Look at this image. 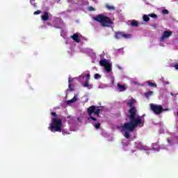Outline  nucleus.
I'll list each match as a JSON object with an SVG mask.
<instances>
[{
  "label": "nucleus",
  "instance_id": "30",
  "mask_svg": "<svg viewBox=\"0 0 178 178\" xmlns=\"http://www.w3.org/2000/svg\"><path fill=\"white\" fill-rule=\"evenodd\" d=\"M151 27H153L154 29H156V27H158V26L156 25V24H154L151 25Z\"/></svg>",
  "mask_w": 178,
  "mask_h": 178
},
{
  "label": "nucleus",
  "instance_id": "24",
  "mask_svg": "<svg viewBox=\"0 0 178 178\" xmlns=\"http://www.w3.org/2000/svg\"><path fill=\"white\" fill-rule=\"evenodd\" d=\"M94 77L96 80H98L99 79H101V75L99 74H95Z\"/></svg>",
  "mask_w": 178,
  "mask_h": 178
},
{
  "label": "nucleus",
  "instance_id": "1",
  "mask_svg": "<svg viewBox=\"0 0 178 178\" xmlns=\"http://www.w3.org/2000/svg\"><path fill=\"white\" fill-rule=\"evenodd\" d=\"M136 104V99L131 98L127 102V106H129V122H125L122 126L123 130H129V133H133L135 129L142 124L143 126L144 122H143V117L140 115H137V108L134 106Z\"/></svg>",
  "mask_w": 178,
  "mask_h": 178
},
{
  "label": "nucleus",
  "instance_id": "35",
  "mask_svg": "<svg viewBox=\"0 0 178 178\" xmlns=\"http://www.w3.org/2000/svg\"><path fill=\"white\" fill-rule=\"evenodd\" d=\"M92 1H96V0H92Z\"/></svg>",
  "mask_w": 178,
  "mask_h": 178
},
{
  "label": "nucleus",
  "instance_id": "6",
  "mask_svg": "<svg viewBox=\"0 0 178 178\" xmlns=\"http://www.w3.org/2000/svg\"><path fill=\"white\" fill-rule=\"evenodd\" d=\"M100 66H104L106 72L109 73L112 72V63L108 62L107 59L101 60L99 61Z\"/></svg>",
  "mask_w": 178,
  "mask_h": 178
},
{
  "label": "nucleus",
  "instance_id": "2",
  "mask_svg": "<svg viewBox=\"0 0 178 178\" xmlns=\"http://www.w3.org/2000/svg\"><path fill=\"white\" fill-rule=\"evenodd\" d=\"M48 129L50 131H52V133H56V131L60 133L62 131V129H63V122H62V119L60 118H53Z\"/></svg>",
  "mask_w": 178,
  "mask_h": 178
},
{
  "label": "nucleus",
  "instance_id": "16",
  "mask_svg": "<svg viewBox=\"0 0 178 178\" xmlns=\"http://www.w3.org/2000/svg\"><path fill=\"white\" fill-rule=\"evenodd\" d=\"M76 101H77V97H76V96H74L72 99L67 101V104H74V102H76Z\"/></svg>",
  "mask_w": 178,
  "mask_h": 178
},
{
  "label": "nucleus",
  "instance_id": "33",
  "mask_svg": "<svg viewBox=\"0 0 178 178\" xmlns=\"http://www.w3.org/2000/svg\"><path fill=\"white\" fill-rule=\"evenodd\" d=\"M168 143H170V141L169 140H168Z\"/></svg>",
  "mask_w": 178,
  "mask_h": 178
},
{
  "label": "nucleus",
  "instance_id": "20",
  "mask_svg": "<svg viewBox=\"0 0 178 178\" xmlns=\"http://www.w3.org/2000/svg\"><path fill=\"white\" fill-rule=\"evenodd\" d=\"M143 21L144 22H149V16L147 15H143Z\"/></svg>",
  "mask_w": 178,
  "mask_h": 178
},
{
  "label": "nucleus",
  "instance_id": "14",
  "mask_svg": "<svg viewBox=\"0 0 178 178\" xmlns=\"http://www.w3.org/2000/svg\"><path fill=\"white\" fill-rule=\"evenodd\" d=\"M122 129L123 130V131H125L124 132V137L125 138H130V133H129V130H124L123 129V127H122Z\"/></svg>",
  "mask_w": 178,
  "mask_h": 178
},
{
  "label": "nucleus",
  "instance_id": "23",
  "mask_svg": "<svg viewBox=\"0 0 178 178\" xmlns=\"http://www.w3.org/2000/svg\"><path fill=\"white\" fill-rule=\"evenodd\" d=\"M161 13H163V15H169V10L166 9L163 10Z\"/></svg>",
  "mask_w": 178,
  "mask_h": 178
},
{
  "label": "nucleus",
  "instance_id": "34",
  "mask_svg": "<svg viewBox=\"0 0 178 178\" xmlns=\"http://www.w3.org/2000/svg\"><path fill=\"white\" fill-rule=\"evenodd\" d=\"M177 115L178 116V112L177 113Z\"/></svg>",
  "mask_w": 178,
  "mask_h": 178
},
{
  "label": "nucleus",
  "instance_id": "10",
  "mask_svg": "<svg viewBox=\"0 0 178 178\" xmlns=\"http://www.w3.org/2000/svg\"><path fill=\"white\" fill-rule=\"evenodd\" d=\"M117 87L118 88L120 92H123V91H126V86L124 85L118 83Z\"/></svg>",
  "mask_w": 178,
  "mask_h": 178
},
{
  "label": "nucleus",
  "instance_id": "5",
  "mask_svg": "<svg viewBox=\"0 0 178 178\" xmlns=\"http://www.w3.org/2000/svg\"><path fill=\"white\" fill-rule=\"evenodd\" d=\"M149 106L154 115H161V113H163V106L162 105L150 104Z\"/></svg>",
  "mask_w": 178,
  "mask_h": 178
},
{
  "label": "nucleus",
  "instance_id": "32",
  "mask_svg": "<svg viewBox=\"0 0 178 178\" xmlns=\"http://www.w3.org/2000/svg\"><path fill=\"white\" fill-rule=\"evenodd\" d=\"M171 95H172V97H174V96H175V95H174L173 93H171Z\"/></svg>",
  "mask_w": 178,
  "mask_h": 178
},
{
  "label": "nucleus",
  "instance_id": "18",
  "mask_svg": "<svg viewBox=\"0 0 178 178\" xmlns=\"http://www.w3.org/2000/svg\"><path fill=\"white\" fill-rule=\"evenodd\" d=\"M106 8L108 9V10H115L116 8L113 6H109L108 4L106 5Z\"/></svg>",
  "mask_w": 178,
  "mask_h": 178
},
{
  "label": "nucleus",
  "instance_id": "28",
  "mask_svg": "<svg viewBox=\"0 0 178 178\" xmlns=\"http://www.w3.org/2000/svg\"><path fill=\"white\" fill-rule=\"evenodd\" d=\"M41 13V10H38L37 11L34 12L33 15H40Z\"/></svg>",
  "mask_w": 178,
  "mask_h": 178
},
{
  "label": "nucleus",
  "instance_id": "11",
  "mask_svg": "<svg viewBox=\"0 0 178 178\" xmlns=\"http://www.w3.org/2000/svg\"><path fill=\"white\" fill-rule=\"evenodd\" d=\"M74 42H80V39H79V34L74 33L72 36H71Z\"/></svg>",
  "mask_w": 178,
  "mask_h": 178
},
{
  "label": "nucleus",
  "instance_id": "19",
  "mask_svg": "<svg viewBox=\"0 0 178 178\" xmlns=\"http://www.w3.org/2000/svg\"><path fill=\"white\" fill-rule=\"evenodd\" d=\"M131 26H132V27H137V26H138V22H137V21H132L131 22Z\"/></svg>",
  "mask_w": 178,
  "mask_h": 178
},
{
  "label": "nucleus",
  "instance_id": "21",
  "mask_svg": "<svg viewBox=\"0 0 178 178\" xmlns=\"http://www.w3.org/2000/svg\"><path fill=\"white\" fill-rule=\"evenodd\" d=\"M148 16L149 17H152V19H156L158 17V15L155 13L149 14Z\"/></svg>",
  "mask_w": 178,
  "mask_h": 178
},
{
  "label": "nucleus",
  "instance_id": "9",
  "mask_svg": "<svg viewBox=\"0 0 178 178\" xmlns=\"http://www.w3.org/2000/svg\"><path fill=\"white\" fill-rule=\"evenodd\" d=\"M42 20H43L44 22L49 20V14L48 13V12L44 13L43 15H42Z\"/></svg>",
  "mask_w": 178,
  "mask_h": 178
},
{
  "label": "nucleus",
  "instance_id": "17",
  "mask_svg": "<svg viewBox=\"0 0 178 178\" xmlns=\"http://www.w3.org/2000/svg\"><path fill=\"white\" fill-rule=\"evenodd\" d=\"M92 124L95 127L97 130L98 129H101V124L99 122L95 123V122H92Z\"/></svg>",
  "mask_w": 178,
  "mask_h": 178
},
{
  "label": "nucleus",
  "instance_id": "3",
  "mask_svg": "<svg viewBox=\"0 0 178 178\" xmlns=\"http://www.w3.org/2000/svg\"><path fill=\"white\" fill-rule=\"evenodd\" d=\"M101 107L98 106H90L89 108L87 109V113L88 115V120H93L94 122H97L98 120L97 118L93 117L92 114H94L95 116H98L99 117V114L101 112H102V108H100Z\"/></svg>",
  "mask_w": 178,
  "mask_h": 178
},
{
  "label": "nucleus",
  "instance_id": "31",
  "mask_svg": "<svg viewBox=\"0 0 178 178\" xmlns=\"http://www.w3.org/2000/svg\"><path fill=\"white\" fill-rule=\"evenodd\" d=\"M170 111V109H169V108H163V112H166V111Z\"/></svg>",
  "mask_w": 178,
  "mask_h": 178
},
{
  "label": "nucleus",
  "instance_id": "15",
  "mask_svg": "<svg viewBox=\"0 0 178 178\" xmlns=\"http://www.w3.org/2000/svg\"><path fill=\"white\" fill-rule=\"evenodd\" d=\"M68 83H69V85H68L69 89H67V91H69V90L74 91V88H73V87H72V80H70V79H69Z\"/></svg>",
  "mask_w": 178,
  "mask_h": 178
},
{
  "label": "nucleus",
  "instance_id": "12",
  "mask_svg": "<svg viewBox=\"0 0 178 178\" xmlns=\"http://www.w3.org/2000/svg\"><path fill=\"white\" fill-rule=\"evenodd\" d=\"M144 95H145V98H147V99H149V97H152V95H154V92L149 90V92L144 93Z\"/></svg>",
  "mask_w": 178,
  "mask_h": 178
},
{
  "label": "nucleus",
  "instance_id": "25",
  "mask_svg": "<svg viewBox=\"0 0 178 178\" xmlns=\"http://www.w3.org/2000/svg\"><path fill=\"white\" fill-rule=\"evenodd\" d=\"M172 67H175L176 70H178V63H175L174 65H172Z\"/></svg>",
  "mask_w": 178,
  "mask_h": 178
},
{
  "label": "nucleus",
  "instance_id": "27",
  "mask_svg": "<svg viewBox=\"0 0 178 178\" xmlns=\"http://www.w3.org/2000/svg\"><path fill=\"white\" fill-rule=\"evenodd\" d=\"M88 10L93 12L94 10H95V8H94L92 6H90V7H88Z\"/></svg>",
  "mask_w": 178,
  "mask_h": 178
},
{
  "label": "nucleus",
  "instance_id": "22",
  "mask_svg": "<svg viewBox=\"0 0 178 178\" xmlns=\"http://www.w3.org/2000/svg\"><path fill=\"white\" fill-rule=\"evenodd\" d=\"M148 86H149L150 87L156 88V83L150 81L148 82Z\"/></svg>",
  "mask_w": 178,
  "mask_h": 178
},
{
  "label": "nucleus",
  "instance_id": "4",
  "mask_svg": "<svg viewBox=\"0 0 178 178\" xmlns=\"http://www.w3.org/2000/svg\"><path fill=\"white\" fill-rule=\"evenodd\" d=\"M93 19L100 23L102 27H111L113 24V21L109 17L104 15H97L93 17Z\"/></svg>",
  "mask_w": 178,
  "mask_h": 178
},
{
  "label": "nucleus",
  "instance_id": "26",
  "mask_svg": "<svg viewBox=\"0 0 178 178\" xmlns=\"http://www.w3.org/2000/svg\"><path fill=\"white\" fill-rule=\"evenodd\" d=\"M90 74H86V81H90Z\"/></svg>",
  "mask_w": 178,
  "mask_h": 178
},
{
  "label": "nucleus",
  "instance_id": "13",
  "mask_svg": "<svg viewBox=\"0 0 178 178\" xmlns=\"http://www.w3.org/2000/svg\"><path fill=\"white\" fill-rule=\"evenodd\" d=\"M82 86L85 88H91V85H90V81H86L85 83H83Z\"/></svg>",
  "mask_w": 178,
  "mask_h": 178
},
{
  "label": "nucleus",
  "instance_id": "8",
  "mask_svg": "<svg viewBox=\"0 0 178 178\" xmlns=\"http://www.w3.org/2000/svg\"><path fill=\"white\" fill-rule=\"evenodd\" d=\"M171 35H172V31H165L163 33L162 37L161 38V42H163V41H165V38H169V37H171Z\"/></svg>",
  "mask_w": 178,
  "mask_h": 178
},
{
  "label": "nucleus",
  "instance_id": "7",
  "mask_svg": "<svg viewBox=\"0 0 178 178\" xmlns=\"http://www.w3.org/2000/svg\"><path fill=\"white\" fill-rule=\"evenodd\" d=\"M115 38L117 40H120V38H125V40H127L129 38H131V34L126 33L124 32H116Z\"/></svg>",
  "mask_w": 178,
  "mask_h": 178
},
{
  "label": "nucleus",
  "instance_id": "29",
  "mask_svg": "<svg viewBox=\"0 0 178 178\" xmlns=\"http://www.w3.org/2000/svg\"><path fill=\"white\" fill-rule=\"evenodd\" d=\"M51 116H54L55 118H56L58 116V114H56V112H51Z\"/></svg>",
  "mask_w": 178,
  "mask_h": 178
}]
</instances>
